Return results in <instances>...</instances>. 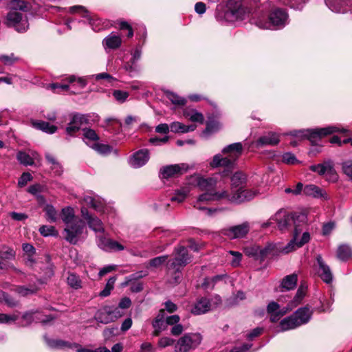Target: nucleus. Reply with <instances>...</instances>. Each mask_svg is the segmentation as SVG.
Segmentation results:
<instances>
[{
  "instance_id": "4be33fe9",
  "label": "nucleus",
  "mask_w": 352,
  "mask_h": 352,
  "mask_svg": "<svg viewBox=\"0 0 352 352\" xmlns=\"http://www.w3.org/2000/svg\"><path fill=\"white\" fill-rule=\"evenodd\" d=\"M22 318L25 321V324H30L33 321L41 322L43 324H47L54 319V317L43 315L38 311H28L23 315Z\"/></svg>"
},
{
  "instance_id": "7c9ffc66",
  "label": "nucleus",
  "mask_w": 352,
  "mask_h": 352,
  "mask_svg": "<svg viewBox=\"0 0 352 352\" xmlns=\"http://www.w3.org/2000/svg\"><path fill=\"white\" fill-rule=\"evenodd\" d=\"M280 140L278 135L275 133H269L267 135L260 137L255 142V146L257 148L263 146H274L279 142Z\"/></svg>"
},
{
  "instance_id": "49530a36",
  "label": "nucleus",
  "mask_w": 352,
  "mask_h": 352,
  "mask_svg": "<svg viewBox=\"0 0 352 352\" xmlns=\"http://www.w3.org/2000/svg\"><path fill=\"white\" fill-rule=\"evenodd\" d=\"M298 278L295 274L286 276L282 280L281 287L286 290H290L295 288Z\"/></svg>"
},
{
  "instance_id": "cd10ccee",
  "label": "nucleus",
  "mask_w": 352,
  "mask_h": 352,
  "mask_svg": "<svg viewBox=\"0 0 352 352\" xmlns=\"http://www.w3.org/2000/svg\"><path fill=\"white\" fill-rule=\"evenodd\" d=\"M122 44V38L120 35L116 33H111L102 41V45L105 50H116L120 47Z\"/></svg>"
},
{
  "instance_id": "6ab92c4d",
  "label": "nucleus",
  "mask_w": 352,
  "mask_h": 352,
  "mask_svg": "<svg viewBox=\"0 0 352 352\" xmlns=\"http://www.w3.org/2000/svg\"><path fill=\"white\" fill-rule=\"evenodd\" d=\"M291 310H292V307H289L287 305L286 307L281 308L280 305L274 301L270 302L267 307V311L270 315V320L274 322L278 321Z\"/></svg>"
},
{
  "instance_id": "052dcab7",
  "label": "nucleus",
  "mask_w": 352,
  "mask_h": 352,
  "mask_svg": "<svg viewBox=\"0 0 352 352\" xmlns=\"http://www.w3.org/2000/svg\"><path fill=\"white\" fill-rule=\"evenodd\" d=\"M19 318V316L16 314L11 315L0 313V323L10 324L15 322Z\"/></svg>"
},
{
  "instance_id": "c9c22d12",
  "label": "nucleus",
  "mask_w": 352,
  "mask_h": 352,
  "mask_svg": "<svg viewBox=\"0 0 352 352\" xmlns=\"http://www.w3.org/2000/svg\"><path fill=\"white\" fill-rule=\"evenodd\" d=\"M60 218L65 226L72 223L73 222L80 219L79 217L75 215L74 209L72 207H65L61 210Z\"/></svg>"
},
{
  "instance_id": "f704fd0d",
  "label": "nucleus",
  "mask_w": 352,
  "mask_h": 352,
  "mask_svg": "<svg viewBox=\"0 0 352 352\" xmlns=\"http://www.w3.org/2000/svg\"><path fill=\"white\" fill-rule=\"evenodd\" d=\"M15 257L16 252L12 248L4 244L0 245V261L9 265L8 261L14 260ZM10 265H12L10 264Z\"/></svg>"
},
{
  "instance_id": "bf43d9fd",
  "label": "nucleus",
  "mask_w": 352,
  "mask_h": 352,
  "mask_svg": "<svg viewBox=\"0 0 352 352\" xmlns=\"http://www.w3.org/2000/svg\"><path fill=\"white\" fill-rule=\"evenodd\" d=\"M19 60V58L16 57L14 54L9 55L1 54L0 61H1L5 65H12L14 63Z\"/></svg>"
},
{
  "instance_id": "3c124183",
  "label": "nucleus",
  "mask_w": 352,
  "mask_h": 352,
  "mask_svg": "<svg viewBox=\"0 0 352 352\" xmlns=\"http://www.w3.org/2000/svg\"><path fill=\"white\" fill-rule=\"evenodd\" d=\"M90 148L94 149L98 153L103 155H107L111 153L112 151V147L108 144H101L99 142H93L91 145H90Z\"/></svg>"
},
{
  "instance_id": "4c0bfd02",
  "label": "nucleus",
  "mask_w": 352,
  "mask_h": 352,
  "mask_svg": "<svg viewBox=\"0 0 352 352\" xmlns=\"http://www.w3.org/2000/svg\"><path fill=\"white\" fill-rule=\"evenodd\" d=\"M230 181L231 189L234 190L236 188H241V186L245 187L247 177L243 173L237 171L232 175L230 177Z\"/></svg>"
},
{
  "instance_id": "774afa93",
  "label": "nucleus",
  "mask_w": 352,
  "mask_h": 352,
  "mask_svg": "<svg viewBox=\"0 0 352 352\" xmlns=\"http://www.w3.org/2000/svg\"><path fill=\"white\" fill-rule=\"evenodd\" d=\"M282 160L287 164H294L298 162L296 156L292 153H285L283 155Z\"/></svg>"
},
{
  "instance_id": "473e14b6",
  "label": "nucleus",
  "mask_w": 352,
  "mask_h": 352,
  "mask_svg": "<svg viewBox=\"0 0 352 352\" xmlns=\"http://www.w3.org/2000/svg\"><path fill=\"white\" fill-rule=\"evenodd\" d=\"M211 307L210 300L204 297L199 299L192 309V313L195 315L204 314L208 312Z\"/></svg>"
},
{
  "instance_id": "8fccbe9b",
  "label": "nucleus",
  "mask_w": 352,
  "mask_h": 352,
  "mask_svg": "<svg viewBox=\"0 0 352 352\" xmlns=\"http://www.w3.org/2000/svg\"><path fill=\"white\" fill-rule=\"evenodd\" d=\"M38 288L35 285H32L28 287L27 286H16L14 289V292L21 296H26L35 294L38 291Z\"/></svg>"
},
{
  "instance_id": "9b49d317",
  "label": "nucleus",
  "mask_w": 352,
  "mask_h": 352,
  "mask_svg": "<svg viewBox=\"0 0 352 352\" xmlns=\"http://www.w3.org/2000/svg\"><path fill=\"white\" fill-rule=\"evenodd\" d=\"M201 340L202 336L200 333H186L178 340L175 345V351L176 352H188L197 348Z\"/></svg>"
},
{
  "instance_id": "0e129e2a",
  "label": "nucleus",
  "mask_w": 352,
  "mask_h": 352,
  "mask_svg": "<svg viewBox=\"0 0 352 352\" xmlns=\"http://www.w3.org/2000/svg\"><path fill=\"white\" fill-rule=\"evenodd\" d=\"M92 77L96 80H106L111 85H112L113 82L116 80L115 78H113L112 76L106 72L93 75Z\"/></svg>"
},
{
  "instance_id": "72a5a7b5",
  "label": "nucleus",
  "mask_w": 352,
  "mask_h": 352,
  "mask_svg": "<svg viewBox=\"0 0 352 352\" xmlns=\"http://www.w3.org/2000/svg\"><path fill=\"white\" fill-rule=\"evenodd\" d=\"M31 123L34 128L41 130L48 134H54L56 132L58 128L56 126L50 124L49 122L42 120H32Z\"/></svg>"
},
{
  "instance_id": "6e6d98bb",
  "label": "nucleus",
  "mask_w": 352,
  "mask_h": 352,
  "mask_svg": "<svg viewBox=\"0 0 352 352\" xmlns=\"http://www.w3.org/2000/svg\"><path fill=\"white\" fill-rule=\"evenodd\" d=\"M22 248L28 256L26 263L31 265L34 261L32 256L35 254V248L30 243H23Z\"/></svg>"
},
{
  "instance_id": "a19ab883",
  "label": "nucleus",
  "mask_w": 352,
  "mask_h": 352,
  "mask_svg": "<svg viewBox=\"0 0 352 352\" xmlns=\"http://www.w3.org/2000/svg\"><path fill=\"white\" fill-rule=\"evenodd\" d=\"M298 327L299 326L293 314L290 316L285 318L279 323V327L281 331L294 329Z\"/></svg>"
},
{
  "instance_id": "2f4dec72",
  "label": "nucleus",
  "mask_w": 352,
  "mask_h": 352,
  "mask_svg": "<svg viewBox=\"0 0 352 352\" xmlns=\"http://www.w3.org/2000/svg\"><path fill=\"white\" fill-rule=\"evenodd\" d=\"M196 181L197 185L200 190L206 192L215 191L214 188L217 186V179L214 178L197 177Z\"/></svg>"
},
{
  "instance_id": "864d4df0",
  "label": "nucleus",
  "mask_w": 352,
  "mask_h": 352,
  "mask_svg": "<svg viewBox=\"0 0 352 352\" xmlns=\"http://www.w3.org/2000/svg\"><path fill=\"white\" fill-rule=\"evenodd\" d=\"M305 292H306V287H304L303 286H300L298 289L297 292H296L293 300H292L288 304V305L289 307H292V309L294 308L295 307H296L299 303H300V302L305 297Z\"/></svg>"
},
{
  "instance_id": "5701e85b",
  "label": "nucleus",
  "mask_w": 352,
  "mask_h": 352,
  "mask_svg": "<svg viewBox=\"0 0 352 352\" xmlns=\"http://www.w3.org/2000/svg\"><path fill=\"white\" fill-rule=\"evenodd\" d=\"M86 121L83 115L75 114L71 116L68 126L66 127V133L69 135H73L79 131L82 124Z\"/></svg>"
},
{
  "instance_id": "ddd939ff",
  "label": "nucleus",
  "mask_w": 352,
  "mask_h": 352,
  "mask_svg": "<svg viewBox=\"0 0 352 352\" xmlns=\"http://www.w3.org/2000/svg\"><path fill=\"white\" fill-rule=\"evenodd\" d=\"M309 169L320 175H324L328 182H335L338 180V174L333 167V162L330 160L322 164L311 165Z\"/></svg>"
},
{
  "instance_id": "423d86ee",
  "label": "nucleus",
  "mask_w": 352,
  "mask_h": 352,
  "mask_svg": "<svg viewBox=\"0 0 352 352\" xmlns=\"http://www.w3.org/2000/svg\"><path fill=\"white\" fill-rule=\"evenodd\" d=\"M289 22V16L287 12L281 8L274 9L269 16V21L263 23L259 21L257 25L263 29H282Z\"/></svg>"
},
{
  "instance_id": "79ce46f5",
  "label": "nucleus",
  "mask_w": 352,
  "mask_h": 352,
  "mask_svg": "<svg viewBox=\"0 0 352 352\" xmlns=\"http://www.w3.org/2000/svg\"><path fill=\"white\" fill-rule=\"evenodd\" d=\"M164 94L166 98L171 102L172 104L177 106H184L187 100L186 98L178 96L177 94L170 91L168 89H163Z\"/></svg>"
},
{
  "instance_id": "69168bd1",
  "label": "nucleus",
  "mask_w": 352,
  "mask_h": 352,
  "mask_svg": "<svg viewBox=\"0 0 352 352\" xmlns=\"http://www.w3.org/2000/svg\"><path fill=\"white\" fill-rule=\"evenodd\" d=\"M112 94L115 99L121 103L125 102L129 96L128 92L121 90H114Z\"/></svg>"
},
{
  "instance_id": "dca6fc26",
  "label": "nucleus",
  "mask_w": 352,
  "mask_h": 352,
  "mask_svg": "<svg viewBox=\"0 0 352 352\" xmlns=\"http://www.w3.org/2000/svg\"><path fill=\"white\" fill-rule=\"evenodd\" d=\"M96 236L98 246L104 251H122L124 250V247L122 244L107 237L105 232L104 234H98Z\"/></svg>"
},
{
  "instance_id": "5fc2aeb1",
  "label": "nucleus",
  "mask_w": 352,
  "mask_h": 352,
  "mask_svg": "<svg viewBox=\"0 0 352 352\" xmlns=\"http://www.w3.org/2000/svg\"><path fill=\"white\" fill-rule=\"evenodd\" d=\"M17 160L24 166H32L34 164V157L23 151L18 152L16 155Z\"/></svg>"
},
{
  "instance_id": "bb28decb",
  "label": "nucleus",
  "mask_w": 352,
  "mask_h": 352,
  "mask_svg": "<svg viewBox=\"0 0 352 352\" xmlns=\"http://www.w3.org/2000/svg\"><path fill=\"white\" fill-rule=\"evenodd\" d=\"M84 202L90 208L98 212H104V201L98 197L85 195L83 198Z\"/></svg>"
},
{
  "instance_id": "4468645a",
  "label": "nucleus",
  "mask_w": 352,
  "mask_h": 352,
  "mask_svg": "<svg viewBox=\"0 0 352 352\" xmlns=\"http://www.w3.org/2000/svg\"><path fill=\"white\" fill-rule=\"evenodd\" d=\"M80 211L82 217L86 221L90 230L95 232L96 235L104 233L105 228L100 219L91 214L85 207H82Z\"/></svg>"
},
{
  "instance_id": "58836bf2",
  "label": "nucleus",
  "mask_w": 352,
  "mask_h": 352,
  "mask_svg": "<svg viewBox=\"0 0 352 352\" xmlns=\"http://www.w3.org/2000/svg\"><path fill=\"white\" fill-rule=\"evenodd\" d=\"M95 319L101 323L108 324L112 322V316H111L109 307L106 306L100 309L95 315Z\"/></svg>"
},
{
  "instance_id": "13d9d810",
  "label": "nucleus",
  "mask_w": 352,
  "mask_h": 352,
  "mask_svg": "<svg viewBox=\"0 0 352 352\" xmlns=\"http://www.w3.org/2000/svg\"><path fill=\"white\" fill-rule=\"evenodd\" d=\"M116 277L113 276V277H110L105 285V287L104 288L103 290H102L100 292V296H102V297H107L108 296L110 293H111V291L113 289V286H114V283L116 282Z\"/></svg>"
},
{
  "instance_id": "39448f33",
  "label": "nucleus",
  "mask_w": 352,
  "mask_h": 352,
  "mask_svg": "<svg viewBox=\"0 0 352 352\" xmlns=\"http://www.w3.org/2000/svg\"><path fill=\"white\" fill-rule=\"evenodd\" d=\"M248 14V10L241 0H228L223 12V19L228 22L242 21Z\"/></svg>"
},
{
  "instance_id": "f3484780",
  "label": "nucleus",
  "mask_w": 352,
  "mask_h": 352,
  "mask_svg": "<svg viewBox=\"0 0 352 352\" xmlns=\"http://www.w3.org/2000/svg\"><path fill=\"white\" fill-rule=\"evenodd\" d=\"M188 169V166L186 164H170L162 167L160 174L162 178L168 179L182 175Z\"/></svg>"
},
{
  "instance_id": "f8f14e48",
  "label": "nucleus",
  "mask_w": 352,
  "mask_h": 352,
  "mask_svg": "<svg viewBox=\"0 0 352 352\" xmlns=\"http://www.w3.org/2000/svg\"><path fill=\"white\" fill-rule=\"evenodd\" d=\"M284 248L285 247H280L277 244L269 243L264 248L254 246L247 250V254L248 255L256 256V258L263 261L269 255H278L280 252L285 254L283 251Z\"/></svg>"
},
{
  "instance_id": "393cba45",
  "label": "nucleus",
  "mask_w": 352,
  "mask_h": 352,
  "mask_svg": "<svg viewBox=\"0 0 352 352\" xmlns=\"http://www.w3.org/2000/svg\"><path fill=\"white\" fill-rule=\"evenodd\" d=\"M250 230L249 223L245 222L230 228L226 234L231 239L242 238L246 235Z\"/></svg>"
},
{
  "instance_id": "f03ea898",
  "label": "nucleus",
  "mask_w": 352,
  "mask_h": 352,
  "mask_svg": "<svg viewBox=\"0 0 352 352\" xmlns=\"http://www.w3.org/2000/svg\"><path fill=\"white\" fill-rule=\"evenodd\" d=\"M307 223V213L305 211L292 212V226L294 227L293 239L283 249L285 253H289L301 248L310 240L308 232H303Z\"/></svg>"
},
{
  "instance_id": "b1692460",
  "label": "nucleus",
  "mask_w": 352,
  "mask_h": 352,
  "mask_svg": "<svg viewBox=\"0 0 352 352\" xmlns=\"http://www.w3.org/2000/svg\"><path fill=\"white\" fill-rule=\"evenodd\" d=\"M303 193L309 197L324 200L329 199L327 193L323 189L314 184H308L304 187Z\"/></svg>"
},
{
  "instance_id": "e433bc0d",
  "label": "nucleus",
  "mask_w": 352,
  "mask_h": 352,
  "mask_svg": "<svg viewBox=\"0 0 352 352\" xmlns=\"http://www.w3.org/2000/svg\"><path fill=\"white\" fill-rule=\"evenodd\" d=\"M218 113L216 116L210 114L208 116V120L206 122V132L212 133L217 132L221 127V123L216 119L220 116Z\"/></svg>"
},
{
  "instance_id": "e2e57ef3",
  "label": "nucleus",
  "mask_w": 352,
  "mask_h": 352,
  "mask_svg": "<svg viewBox=\"0 0 352 352\" xmlns=\"http://www.w3.org/2000/svg\"><path fill=\"white\" fill-rule=\"evenodd\" d=\"M175 343V340L167 336L162 337L157 342V346L161 349L172 346Z\"/></svg>"
},
{
  "instance_id": "412c9836",
  "label": "nucleus",
  "mask_w": 352,
  "mask_h": 352,
  "mask_svg": "<svg viewBox=\"0 0 352 352\" xmlns=\"http://www.w3.org/2000/svg\"><path fill=\"white\" fill-rule=\"evenodd\" d=\"M318 265V274L321 279L326 283L330 284L333 281V274L329 266L322 259L320 255L316 257Z\"/></svg>"
},
{
  "instance_id": "a18cd8bd",
  "label": "nucleus",
  "mask_w": 352,
  "mask_h": 352,
  "mask_svg": "<svg viewBox=\"0 0 352 352\" xmlns=\"http://www.w3.org/2000/svg\"><path fill=\"white\" fill-rule=\"evenodd\" d=\"M67 285L73 289L78 290L82 287V281L80 276L74 273H68Z\"/></svg>"
},
{
  "instance_id": "2eb2a0df",
  "label": "nucleus",
  "mask_w": 352,
  "mask_h": 352,
  "mask_svg": "<svg viewBox=\"0 0 352 352\" xmlns=\"http://www.w3.org/2000/svg\"><path fill=\"white\" fill-rule=\"evenodd\" d=\"M68 83H51L48 84L46 86L47 89H50L53 91L54 93H61L64 91H67L69 89V83H73L74 82H77L80 88H84L87 85V81L85 79L82 78H76L75 76H69L65 80Z\"/></svg>"
},
{
  "instance_id": "6e6552de",
  "label": "nucleus",
  "mask_w": 352,
  "mask_h": 352,
  "mask_svg": "<svg viewBox=\"0 0 352 352\" xmlns=\"http://www.w3.org/2000/svg\"><path fill=\"white\" fill-rule=\"evenodd\" d=\"M174 255V258L167 262V268L175 272H180L192 260V257L188 254L187 248L184 246L175 248Z\"/></svg>"
},
{
  "instance_id": "7ed1b4c3",
  "label": "nucleus",
  "mask_w": 352,
  "mask_h": 352,
  "mask_svg": "<svg viewBox=\"0 0 352 352\" xmlns=\"http://www.w3.org/2000/svg\"><path fill=\"white\" fill-rule=\"evenodd\" d=\"M221 152L226 156L223 157L221 154L215 155L210 165L212 168L224 167L225 169L221 174L223 177H227L229 176L230 169L233 168L235 162L241 155L243 145L241 142L233 143L225 146Z\"/></svg>"
},
{
  "instance_id": "338daca9",
  "label": "nucleus",
  "mask_w": 352,
  "mask_h": 352,
  "mask_svg": "<svg viewBox=\"0 0 352 352\" xmlns=\"http://www.w3.org/2000/svg\"><path fill=\"white\" fill-rule=\"evenodd\" d=\"M168 258L167 255H163L160 256L155 257L149 261V266L153 267H157L160 266L162 264L165 263Z\"/></svg>"
},
{
  "instance_id": "a878e982",
  "label": "nucleus",
  "mask_w": 352,
  "mask_h": 352,
  "mask_svg": "<svg viewBox=\"0 0 352 352\" xmlns=\"http://www.w3.org/2000/svg\"><path fill=\"white\" fill-rule=\"evenodd\" d=\"M312 314L313 311L307 307H300L293 314L298 326L307 324Z\"/></svg>"
},
{
  "instance_id": "c03bdc74",
  "label": "nucleus",
  "mask_w": 352,
  "mask_h": 352,
  "mask_svg": "<svg viewBox=\"0 0 352 352\" xmlns=\"http://www.w3.org/2000/svg\"><path fill=\"white\" fill-rule=\"evenodd\" d=\"M82 132L84 142L89 147L93 142H97L99 140V136L96 131L90 128L83 129Z\"/></svg>"
},
{
  "instance_id": "1a4fd4ad",
  "label": "nucleus",
  "mask_w": 352,
  "mask_h": 352,
  "mask_svg": "<svg viewBox=\"0 0 352 352\" xmlns=\"http://www.w3.org/2000/svg\"><path fill=\"white\" fill-rule=\"evenodd\" d=\"M223 192L226 193L224 200L237 204L248 201L252 199L256 195L254 191L243 186L236 188L234 190L231 189V192L228 190H223Z\"/></svg>"
},
{
  "instance_id": "ea45409f",
  "label": "nucleus",
  "mask_w": 352,
  "mask_h": 352,
  "mask_svg": "<svg viewBox=\"0 0 352 352\" xmlns=\"http://www.w3.org/2000/svg\"><path fill=\"white\" fill-rule=\"evenodd\" d=\"M190 191V188L188 186L181 187L175 190L173 196L171 197L170 201L173 202H183Z\"/></svg>"
},
{
  "instance_id": "09e8293b",
  "label": "nucleus",
  "mask_w": 352,
  "mask_h": 352,
  "mask_svg": "<svg viewBox=\"0 0 352 352\" xmlns=\"http://www.w3.org/2000/svg\"><path fill=\"white\" fill-rule=\"evenodd\" d=\"M45 212V217L47 221L50 223L56 222L58 218V214L56 208L51 204H46L43 208Z\"/></svg>"
},
{
  "instance_id": "603ef678",
  "label": "nucleus",
  "mask_w": 352,
  "mask_h": 352,
  "mask_svg": "<svg viewBox=\"0 0 352 352\" xmlns=\"http://www.w3.org/2000/svg\"><path fill=\"white\" fill-rule=\"evenodd\" d=\"M69 12L71 13H80L82 17L87 18L89 20V23L91 26L94 25V19L90 16L89 12L86 10L85 7L82 6H72L69 8Z\"/></svg>"
},
{
  "instance_id": "a211bd4d",
  "label": "nucleus",
  "mask_w": 352,
  "mask_h": 352,
  "mask_svg": "<svg viewBox=\"0 0 352 352\" xmlns=\"http://www.w3.org/2000/svg\"><path fill=\"white\" fill-rule=\"evenodd\" d=\"M149 159V151L147 148H142L133 154L129 160V164L134 168H139L144 166Z\"/></svg>"
},
{
  "instance_id": "4d7b16f0",
  "label": "nucleus",
  "mask_w": 352,
  "mask_h": 352,
  "mask_svg": "<svg viewBox=\"0 0 352 352\" xmlns=\"http://www.w3.org/2000/svg\"><path fill=\"white\" fill-rule=\"evenodd\" d=\"M39 232L43 236H56L58 234V231L55 229L54 226H42L39 228Z\"/></svg>"
},
{
  "instance_id": "c756f323",
  "label": "nucleus",
  "mask_w": 352,
  "mask_h": 352,
  "mask_svg": "<svg viewBox=\"0 0 352 352\" xmlns=\"http://www.w3.org/2000/svg\"><path fill=\"white\" fill-rule=\"evenodd\" d=\"M327 6L333 12H344L346 6H349L352 0H324Z\"/></svg>"
},
{
  "instance_id": "aec40b11",
  "label": "nucleus",
  "mask_w": 352,
  "mask_h": 352,
  "mask_svg": "<svg viewBox=\"0 0 352 352\" xmlns=\"http://www.w3.org/2000/svg\"><path fill=\"white\" fill-rule=\"evenodd\" d=\"M272 219L277 222L278 227L281 231L287 230L292 226V212L280 210L274 215Z\"/></svg>"
},
{
  "instance_id": "f257e3e1",
  "label": "nucleus",
  "mask_w": 352,
  "mask_h": 352,
  "mask_svg": "<svg viewBox=\"0 0 352 352\" xmlns=\"http://www.w3.org/2000/svg\"><path fill=\"white\" fill-rule=\"evenodd\" d=\"M10 11L6 16V25L18 32H25L29 28L26 12L29 10V3L24 0H12L8 4Z\"/></svg>"
},
{
  "instance_id": "0eeeda50",
  "label": "nucleus",
  "mask_w": 352,
  "mask_h": 352,
  "mask_svg": "<svg viewBox=\"0 0 352 352\" xmlns=\"http://www.w3.org/2000/svg\"><path fill=\"white\" fill-rule=\"evenodd\" d=\"M226 193L223 190L221 192L217 191H208L200 195L197 200L192 203V206L195 208L206 211L208 215H211L213 212L217 211V209H211L206 207V204H208L210 201L224 200V196Z\"/></svg>"
},
{
  "instance_id": "c85d7f7f",
  "label": "nucleus",
  "mask_w": 352,
  "mask_h": 352,
  "mask_svg": "<svg viewBox=\"0 0 352 352\" xmlns=\"http://www.w3.org/2000/svg\"><path fill=\"white\" fill-rule=\"evenodd\" d=\"M164 318L165 311L164 309H161L152 322V326L154 329L153 332V336H158L162 331L166 329V324Z\"/></svg>"
},
{
  "instance_id": "680f3d73",
  "label": "nucleus",
  "mask_w": 352,
  "mask_h": 352,
  "mask_svg": "<svg viewBox=\"0 0 352 352\" xmlns=\"http://www.w3.org/2000/svg\"><path fill=\"white\" fill-rule=\"evenodd\" d=\"M342 169L350 179L352 180V160H348L342 163Z\"/></svg>"
},
{
  "instance_id": "9d476101",
  "label": "nucleus",
  "mask_w": 352,
  "mask_h": 352,
  "mask_svg": "<svg viewBox=\"0 0 352 352\" xmlns=\"http://www.w3.org/2000/svg\"><path fill=\"white\" fill-rule=\"evenodd\" d=\"M85 228V224L80 219L67 225L64 229L65 239L71 244H76L81 239H84L82 234Z\"/></svg>"
},
{
  "instance_id": "37998d69",
  "label": "nucleus",
  "mask_w": 352,
  "mask_h": 352,
  "mask_svg": "<svg viewBox=\"0 0 352 352\" xmlns=\"http://www.w3.org/2000/svg\"><path fill=\"white\" fill-rule=\"evenodd\" d=\"M337 257L342 261H346L352 257V249L348 245H340L337 250Z\"/></svg>"
},
{
  "instance_id": "de8ad7c7",
  "label": "nucleus",
  "mask_w": 352,
  "mask_h": 352,
  "mask_svg": "<svg viewBox=\"0 0 352 352\" xmlns=\"http://www.w3.org/2000/svg\"><path fill=\"white\" fill-rule=\"evenodd\" d=\"M45 341L47 346L52 349H61L64 347H72V343H69L61 340H53L47 338L46 336H44Z\"/></svg>"
},
{
  "instance_id": "20e7f679",
  "label": "nucleus",
  "mask_w": 352,
  "mask_h": 352,
  "mask_svg": "<svg viewBox=\"0 0 352 352\" xmlns=\"http://www.w3.org/2000/svg\"><path fill=\"white\" fill-rule=\"evenodd\" d=\"M349 130L340 125H329L322 128L307 129L299 131H293L290 135L297 138H305L311 142H315L323 137L336 133H346Z\"/></svg>"
}]
</instances>
